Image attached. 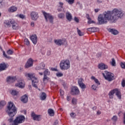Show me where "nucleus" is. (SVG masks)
<instances>
[{
	"instance_id": "1",
	"label": "nucleus",
	"mask_w": 125,
	"mask_h": 125,
	"mask_svg": "<svg viewBox=\"0 0 125 125\" xmlns=\"http://www.w3.org/2000/svg\"><path fill=\"white\" fill-rule=\"evenodd\" d=\"M125 12L121 9L114 8L112 10L104 11L98 17V25L107 24L108 21L111 23H116L119 19L124 18Z\"/></svg>"
},
{
	"instance_id": "2",
	"label": "nucleus",
	"mask_w": 125,
	"mask_h": 125,
	"mask_svg": "<svg viewBox=\"0 0 125 125\" xmlns=\"http://www.w3.org/2000/svg\"><path fill=\"white\" fill-rule=\"evenodd\" d=\"M5 112L10 118L8 120V122L12 123L13 122V117L17 113V108H16V106L13 103L8 102Z\"/></svg>"
},
{
	"instance_id": "3",
	"label": "nucleus",
	"mask_w": 125,
	"mask_h": 125,
	"mask_svg": "<svg viewBox=\"0 0 125 125\" xmlns=\"http://www.w3.org/2000/svg\"><path fill=\"white\" fill-rule=\"evenodd\" d=\"M25 77L29 78L30 80H32V84L33 87H35L38 89V83H39V81L38 79L35 76V74L26 73L24 74Z\"/></svg>"
},
{
	"instance_id": "4",
	"label": "nucleus",
	"mask_w": 125,
	"mask_h": 125,
	"mask_svg": "<svg viewBox=\"0 0 125 125\" xmlns=\"http://www.w3.org/2000/svg\"><path fill=\"white\" fill-rule=\"evenodd\" d=\"M114 94L116 95L118 99L120 100L122 99V94H121V91H120L118 88H115L109 92L108 95L110 99H113L114 98Z\"/></svg>"
},
{
	"instance_id": "5",
	"label": "nucleus",
	"mask_w": 125,
	"mask_h": 125,
	"mask_svg": "<svg viewBox=\"0 0 125 125\" xmlns=\"http://www.w3.org/2000/svg\"><path fill=\"white\" fill-rule=\"evenodd\" d=\"M60 67L61 70H68L70 67L69 60H63L61 62Z\"/></svg>"
},
{
	"instance_id": "6",
	"label": "nucleus",
	"mask_w": 125,
	"mask_h": 125,
	"mask_svg": "<svg viewBox=\"0 0 125 125\" xmlns=\"http://www.w3.org/2000/svg\"><path fill=\"white\" fill-rule=\"evenodd\" d=\"M25 120H26V118L24 115H20L14 120L12 125H19V124H22V123L25 122Z\"/></svg>"
},
{
	"instance_id": "7",
	"label": "nucleus",
	"mask_w": 125,
	"mask_h": 125,
	"mask_svg": "<svg viewBox=\"0 0 125 125\" xmlns=\"http://www.w3.org/2000/svg\"><path fill=\"white\" fill-rule=\"evenodd\" d=\"M104 73H103V75L105 80L108 81V82H111V81L114 80L115 78H114V74H113V73L108 72L107 71H104Z\"/></svg>"
},
{
	"instance_id": "8",
	"label": "nucleus",
	"mask_w": 125,
	"mask_h": 125,
	"mask_svg": "<svg viewBox=\"0 0 125 125\" xmlns=\"http://www.w3.org/2000/svg\"><path fill=\"white\" fill-rule=\"evenodd\" d=\"M43 15H44V17L47 22H48V20L51 23V24H53L54 19L53 16L51 15L50 13H46L45 12H43Z\"/></svg>"
},
{
	"instance_id": "9",
	"label": "nucleus",
	"mask_w": 125,
	"mask_h": 125,
	"mask_svg": "<svg viewBox=\"0 0 125 125\" xmlns=\"http://www.w3.org/2000/svg\"><path fill=\"white\" fill-rule=\"evenodd\" d=\"M55 43L57 44V45L61 46V45H65L66 46L68 44V42L66 39H60L55 40Z\"/></svg>"
},
{
	"instance_id": "10",
	"label": "nucleus",
	"mask_w": 125,
	"mask_h": 125,
	"mask_svg": "<svg viewBox=\"0 0 125 125\" xmlns=\"http://www.w3.org/2000/svg\"><path fill=\"white\" fill-rule=\"evenodd\" d=\"M50 75V72L48 69H46L43 72V82L45 83V81H48L49 80V78L47 77Z\"/></svg>"
},
{
	"instance_id": "11",
	"label": "nucleus",
	"mask_w": 125,
	"mask_h": 125,
	"mask_svg": "<svg viewBox=\"0 0 125 125\" xmlns=\"http://www.w3.org/2000/svg\"><path fill=\"white\" fill-rule=\"evenodd\" d=\"M80 93V90L77 86L72 87L71 88V94L72 95H78Z\"/></svg>"
},
{
	"instance_id": "12",
	"label": "nucleus",
	"mask_w": 125,
	"mask_h": 125,
	"mask_svg": "<svg viewBox=\"0 0 125 125\" xmlns=\"http://www.w3.org/2000/svg\"><path fill=\"white\" fill-rule=\"evenodd\" d=\"M30 16L33 21H37V19H39V14L35 11L32 12L30 14Z\"/></svg>"
},
{
	"instance_id": "13",
	"label": "nucleus",
	"mask_w": 125,
	"mask_h": 125,
	"mask_svg": "<svg viewBox=\"0 0 125 125\" xmlns=\"http://www.w3.org/2000/svg\"><path fill=\"white\" fill-rule=\"evenodd\" d=\"M34 63V61L32 58H30L27 62L25 63V68L26 69H28V68H30L31 67H33V64Z\"/></svg>"
},
{
	"instance_id": "14",
	"label": "nucleus",
	"mask_w": 125,
	"mask_h": 125,
	"mask_svg": "<svg viewBox=\"0 0 125 125\" xmlns=\"http://www.w3.org/2000/svg\"><path fill=\"white\" fill-rule=\"evenodd\" d=\"M31 117L33 118L34 121H37L38 122H40L41 120H42V118L41 117V115H38L35 114V112H32Z\"/></svg>"
},
{
	"instance_id": "15",
	"label": "nucleus",
	"mask_w": 125,
	"mask_h": 125,
	"mask_svg": "<svg viewBox=\"0 0 125 125\" xmlns=\"http://www.w3.org/2000/svg\"><path fill=\"white\" fill-rule=\"evenodd\" d=\"M10 22L13 30H18V29H19V25L15 22L14 20H12Z\"/></svg>"
},
{
	"instance_id": "16",
	"label": "nucleus",
	"mask_w": 125,
	"mask_h": 125,
	"mask_svg": "<svg viewBox=\"0 0 125 125\" xmlns=\"http://www.w3.org/2000/svg\"><path fill=\"white\" fill-rule=\"evenodd\" d=\"M8 64L5 62H2L0 63V72H2V71H4L6 69L8 68Z\"/></svg>"
},
{
	"instance_id": "17",
	"label": "nucleus",
	"mask_w": 125,
	"mask_h": 125,
	"mask_svg": "<svg viewBox=\"0 0 125 125\" xmlns=\"http://www.w3.org/2000/svg\"><path fill=\"white\" fill-rule=\"evenodd\" d=\"M15 81H16V77L8 76L6 78V82L8 83H14Z\"/></svg>"
},
{
	"instance_id": "18",
	"label": "nucleus",
	"mask_w": 125,
	"mask_h": 125,
	"mask_svg": "<svg viewBox=\"0 0 125 125\" xmlns=\"http://www.w3.org/2000/svg\"><path fill=\"white\" fill-rule=\"evenodd\" d=\"M98 68L100 70H106V69H108V65L104 63H101L98 64Z\"/></svg>"
},
{
	"instance_id": "19",
	"label": "nucleus",
	"mask_w": 125,
	"mask_h": 125,
	"mask_svg": "<svg viewBox=\"0 0 125 125\" xmlns=\"http://www.w3.org/2000/svg\"><path fill=\"white\" fill-rule=\"evenodd\" d=\"M30 40L34 44H37L38 42V37L36 35L31 36L30 37Z\"/></svg>"
},
{
	"instance_id": "20",
	"label": "nucleus",
	"mask_w": 125,
	"mask_h": 125,
	"mask_svg": "<svg viewBox=\"0 0 125 125\" xmlns=\"http://www.w3.org/2000/svg\"><path fill=\"white\" fill-rule=\"evenodd\" d=\"M45 67V64H44V63L42 62L40 63V66H36L35 69L37 71L39 70H44Z\"/></svg>"
},
{
	"instance_id": "21",
	"label": "nucleus",
	"mask_w": 125,
	"mask_h": 125,
	"mask_svg": "<svg viewBox=\"0 0 125 125\" xmlns=\"http://www.w3.org/2000/svg\"><path fill=\"white\" fill-rule=\"evenodd\" d=\"M21 101L22 103H27L28 102V95L26 94L21 97Z\"/></svg>"
},
{
	"instance_id": "22",
	"label": "nucleus",
	"mask_w": 125,
	"mask_h": 125,
	"mask_svg": "<svg viewBox=\"0 0 125 125\" xmlns=\"http://www.w3.org/2000/svg\"><path fill=\"white\" fill-rule=\"evenodd\" d=\"M16 86H18L20 88H23L25 86V84L23 81H20L16 84Z\"/></svg>"
},
{
	"instance_id": "23",
	"label": "nucleus",
	"mask_w": 125,
	"mask_h": 125,
	"mask_svg": "<svg viewBox=\"0 0 125 125\" xmlns=\"http://www.w3.org/2000/svg\"><path fill=\"white\" fill-rule=\"evenodd\" d=\"M108 32H109V33H111V34L114 35H118V34H119V31H118V30L114 28H109L108 29Z\"/></svg>"
},
{
	"instance_id": "24",
	"label": "nucleus",
	"mask_w": 125,
	"mask_h": 125,
	"mask_svg": "<svg viewBox=\"0 0 125 125\" xmlns=\"http://www.w3.org/2000/svg\"><path fill=\"white\" fill-rule=\"evenodd\" d=\"M12 21V20L10 19L9 21H6L4 22V26L6 28H9L11 27V23H10V21Z\"/></svg>"
},
{
	"instance_id": "25",
	"label": "nucleus",
	"mask_w": 125,
	"mask_h": 125,
	"mask_svg": "<svg viewBox=\"0 0 125 125\" xmlns=\"http://www.w3.org/2000/svg\"><path fill=\"white\" fill-rule=\"evenodd\" d=\"M66 19L69 21H72V19H73V17L72 16V15L69 12H67L66 13Z\"/></svg>"
},
{
	"instance_id": "26",
	"label": "nucleus",
	"mask_w": 125,
	"mask_h": 125,
	"mask_svg": "<svg viewBox=\"0 0 125 125\" xmlns=\"http://www.w3.org/2000/svg\"><path fill=\"white\" fill-rule=\"evenodd\" d=\"M16 10H17V7L15 6H12L8 9L9 12H15Z\"/></svg>"
},
{
	"instance_id": "27",
	"label": "nucleus",
	"mask_w": 125,
	"mask_h": 125,
	"mask_svg": "<svg viewBox=\"0 0 125 125\" xmlns=\"http://www.w3.org/2000/svg\"><path fill=\"white\" fill-rule=\"evenodd\" d=\"M48 113L50 117H53L54 116V110L51 108L48 110Z\"/></svg>"
},
{
	"instance_id": "28",
	"label": "nucleus",
	"mask_w": 125,
	"mask_h": 125,
	"mask_svg": "<svg viewBox=\"0 0 125 125\" xmlns=\"http://www.w3.org/2000/svg\"><path fill=\"white\" fill-rule=\"evenodd\" d=\"M91 80H93L95 82V83L98 84V85H100V82H99V81H98V79H96L95 77L92 76L91 78Z\"/></svg>"
},
{
	"instance_id": "29",
	"label": "nucleus",
	"mask_w": 125,
	"mask_h": 125,
	"mask_svg": "<svg viewBox=\"0 0 125 125\" xmlns=\"http://www.w3.org/2000/svg\"><path fill=\"white\" fill-rule=\"evenodd\" d=\"M41 100H44L46 99V94L44 92H42L40 96Z\"/></svg>"
},
{
	"instance_id": "30",
	"label": "nucleus",
	"mask_w": 125,
	"mask_h": 125,
	"mask_svg": "<svg viewBox=\"0 0 125 125\" xmlns=\"http://www.w3.org/2000/svg\"><path fill=\"white\" fill-rule=\"evenodd\" d=\"M6 104V102L5 101H1L0 102V109H2L4 106Z\"/></svg>"
},
{
	"instance_id": "31",
	"label": "nucleus",
	"mask_w": 125,
	"mask_h": 125,
	"mask_svg": "<svg viewBox=\"0 0 125 125\" xmlns=\"http://www.w3.org/2000/svg\"><path fill=\"white\" fill-rule=\"evenodd\" d=\"M19 93V92L16 90H12L11 92V94H12V95H13L14 96L18 95Z\"/></svg>"
},
{
	"instance_id": "32",
	"label": "nucleus",
	"mask_w": 125,
	"mask_h": 125,
	"mask_svg": "<svg viewBox=\"0 0 125 125\" xmlns=\"http://www.w3.org/2000/svg\"><path fill=\"white\" fill-rule=\"evenodd\" d=\"M79 86L82 89L83 91H84V89L86 88V85H85V84L83 83L79 84Z\"/></svg>"
},
{
	"instance_id": "33",
	"label": "nucleus",
	"mask_w": 125,
	"mask_h": 125,
	"mask_svg": "<svg viewBox=\"0 0 125 125\" xmlns=\"http://www.w3.org/2000/svg\"><path fill=\"white\" fill-rule=\"evenodd\" d=\"M77 33L79 36H80V37H82L84 35V33L81 31V30L79 29V28L77 27Z\"/></svg>"
},
{
	"instance_id": "34",
	"label": "nucleus",
	"mask_w": 125,
	"mask_h": 125,
	"mask_svg": "<svg viewBox=\"0 0 125 125\" xmlns=\"http://www.w3.org/2000/svg\"><path fill=\"white\" fill-rule=\"evenodd\" d=\"M110 63L113 67H116V61L115 60V59H112V61L110 62Z\"/></svg>"
},
{
	"instance_id": "35",
	"label": "nucleus",
	"mask_w": 125,
	"mask_h": 125,
	"mask_svg": "<svg viewBox=\"0 0 125 125\" xmlns=\"http://www.w3.org/2000/svg\"><path fill=\"white\" fill-rule=\"evenodd\" d=\"M83 78L79 79L78 80V83L79 85L80 84H82V83H83Z\"/></svg>"
},
{
	"instance_id": "36",
	"label": "nucleus",
	"mask_w": 125,
	"mask_h": 125,
	"mask_svg": "<svg viewBox=\"0 0 125 125\" xmlns=\"http://www.w3.org/2000/svg\"><path fill=\"white\" fill-rule=\"evenodd\" d=\"M3 55L4 57H5V58H7V59H11V57L8 56L7 55L5 54V52H4V51H3Z\"/></svg>"
},
{
	"instance_id": "37",
	"label": "nucleus",
	"mask_w": 125,
	"mask_h": 125,
	"mask_svg": "<svg viewBox=\"0 0 125 125\" xmlns=\"http://www.w3.org/2000/svg\"><path fill=\"white\" fill-rule=\"evenodd\" d=\"M112 121L113 122H117L118 121V117L117 116L114 115L113 117L111 118Z\"/></svg>"
},
{
	"instance_id": "38",
	"label": "nucleus",
	"mask_w": 125,
	"mask_h": 125,
	"mask_svg": "<svg viewBox=\"0 0 125 125\" xmlns=\"http://www.w3.org/2000/svg\"><path fill=\"white\" fill-rule=\"evenodd\" d=\"M72 103L74 105H77V99H76L75 98H73L72 100Z\"/></svg>"
},
{
	"instance_id": "39",
	"label": "nucleus",
	"mask_w": 125,
	"mask_h": 125,
	"mask_svg": "<svg viewBox=\"0 0 125 125\" xmlns=\"http://www.w3.org/2000/svg\"><path fill=\"white\" fill-rule=\"evenodd\" d=\"M69 4H73L75 2V0H65Z\"/></svg>"
},
{
	"instance_id": "40",
	"label": "nucleus",
	"mask_w": 125,
	"mask_h": 125,
	"mask_svg": "<svg viewBox=\"0 0 125 125\" xmlns=\"http://www.w3.org/2000/svg\"><path fill=\"white\" fill-rule=\"evenodd\" d=\"M58 17L60 18L61 19H63L64 18V14L63 13H60L58 15Z\"/></svg>"
},
{
	"instance_id": "41",
	"label": "nucleus",
	"mask_w": 125,
	"mask_h": 125,
	"mask_svg": "<svg viewBox=\"0 0 125 125\" xmlns=\"http://www.w3.org/2000/svg\"><path fill=\"white\" fill-rule=\"evenodd\" d=\"M7 53L9 55H12V54H13V51L11 50V49H9L7 51Z\"/></svg>"
},
{
	"instance_id": "42",
	"label": "nucleus",
	"mask_w": 125,
	"mask_h": 125,
	"mask_svg": "<svg viewBox=\"0 0 125 125\" xmlns=\"http://www.w3.org/2000/svg\"><path fill=\"white\" fill-rule=\"evenodd\" d=\"M24 43L25 44H26V45H29V44H30V41H29V40H28V39H25Z\"/></svg>"
},
{
	"instance_id": "43",
	"label": "nucleus",
	"mask_w": 125,
	"mask_h": 125,
	"mask_svg": "<svg viewBox=\"0 0 125 125\" xmlns=\"http://www.w3.org/2000/svg\"><path fill=\"white\" fill-rule=\"evenodd\" d=\"M92 28V32L94 33L97 31L98 29V28L97 27H91Z\"/></svg>"
},
{
	"instance_id": "44",
	"label": "nucleus",
	"mask_w": 125,
	"mask_h": 125,
	"mask_svg": "<svg viewBox=\"0 0 125 125\" xmlns=\"http://www.w3.org/2000/svg\"><path fill=\"white\" fill-rule=\"evenodd\" d=\"M122 86L123 87H125V79H123L122 82L121 83Z\"/></svg>"
},
{
	"instance_id": "45",
	"label": "nucleus",
	"mask_w": 125,
	"mask_h": 125,
	"mask_svg": "<svg viewBox=\"0 0 125 125\" xmlns=\"http://www.w3.org/2000/svg\"><path fill=\"white\" fill-rule=\"evenodd\" d=\"M121 66L122 69H125V62H121Z\"/></svg>"
},
{
	"instance_id": "46",
	"label": "nucleus",
	"mask_w": 125,
	"mask_h": 125,
	"mask_svg": "<svg viewBox=\"0 0 125 125\" xmlns=\"http://www.w3.org/2000/svg\"><path fill=\"white\" fill-rule=\"evenodd\" d=\"M74 21H75L76 23H79L80 22V20L77 18V17H74Z\"/></svg>"
},
{
	"instance_id": "47",
	"label": "nucleus",
	"mask_w": 125,
	"mask_h": 125,
	"mask_svg": "<svg viewBox=\"0 0 125 125\" xmlns=\"http://www.w3.org/2000/svg\"><path fill=\"white\" fill-rule=\"evenodd\" d=\"M86 17L87 19H88V20H89V21H91V18H90V17H89V15H88V14H87L86 15Z\"/></svg>"
},
{
	"instance_id": "48",
	"label": "nucleus",
	"mask_w": 125,
	"mask_h": 125,
	"mask_svg": "<svg viewBox=\"0 0 125 125\" xmlns=\"http://www.w3.org/2000/svg\"><path fill=\"white\" fill-rule=\"evenodd\" d=\"M70 116L72 117V118H75L76 117V113L73 112L71 113Z\"/></svg>"
},
{
	"instance_id": "49",
	"label": "nucleus",
	"mask_w": 125,
	"mask_h": 125,
	"mask_svg": "<svg viewBox=\"0 0 125 125\" xmlns=\"http://www.w3.org/2000/svg\"><path fill=\"white\" fill-rule=\"evenodd\" d=\"M19 17L20 18H21V19H24V18H25V16L23 14H20Z\"/></svg>"
},
{
	"instance_id": "50",
	"label": "nucleus",
	"mask_w": 125,
	"mask_h": 125,
	"mask_svg": "<svg viewBox=\"0 0 125 125\" xmlns=\"http://www.w3.org/2000/svg\"><path fill=\"white\" fill-rule=\"evenodd\" d=\"M56 76L58 77H62L63 74L61 73H58L56 74Z\"/></svg>"
},
{
	"instance_id": "51",
	"label": "nucleus",
	"mask_w": 125,
	"mask_h": 125,
	"mask_svg": "<svg viewBox=\"0 0 125 125\" xmlns=\"http://www.w3.org/2000/svg\"><path fill=\"white\" fill-rule=\"evenodd\" d=\"M97 88V87L96 86H95V85H92V89L93 90H96V88Z\"/></svg>"
},
{
	"instance_id": "52",
	"label": "nucleus",
	"mask_w": 125,
	"mask_h": 125,
	"mask_svg": "<svg viewBox=\"0 0 125 125\" xmlns=\"http://www.w3.org/2000/svg\"><path fill=\"white\" fill-rule=\"evenodd\" d=\"M93 23L94 24H95V21H88V24H91Z\"/></svg>"
},
{
	"instance_id": "53",
	"label": "nucleus",
	"mask_w": 125,
	"mask_h": 125,
	"mask_svg": "<svg viewBox=\"0 0 125 125\" xmlns=\"http://www.w3.org/2000/svg\"><path fill=\"white\" fill-rule=\"evenodd\" d=\"M101 55H102V54L101 53H99L97 54V57L100 58V57H101Z\"/></svg>"
},
{
	"instance_id": "54",
	"label": "nucleus",
	"mask_w": 125,
	"mask_h": 125,
	"mask_svg": "<svg viewBox=\"0 0 125 125\" xmlns=\"http://www.w3.org/2000/svg\"><path fill=\"white\" fill-rule=\"evenodd\" d=\"M59 4H60L59 7H61L62 8L63 7V3L62 2H59Z\"/></svg>"
},
{
	"instance_id": "55",
	"label": "nucleus",
	"mask_w": 125,
	"mask_h": 125,
	"mask_svg": "<svg viewBox=\"0 0 125 125\" xmlns=\"http://www.w3.org/2000/svg\"><path fill=\"white\" fill-rule=\"evenodd\" d=\"M102 2H103V1H102V0H97V3H98V4H99L100 3H102Z\"/></svg>"
},
{
	"instance_id": "56",
	"label": "nucleus",
	"mask_w": 125,
	"mask_h": 125,
	"mask_svg": "<svg viewBox=\"0 0 125 125\" xmlns=\"http://www.w3.org/2000/svg\"><path fill=\"white\" fill-rule=\"evenodd\" d=\"M87 31H88L89 32H92V29L91 28V27L88 28L87 29Z\"/></svg>"
},
{
	"instance_id": "57",
	"label": "nucleus",
	"mask_w": 125,
	"mask_h": 125,
	"mask_svg": "<svg viewBox=\"0 0 125 125\" xmlns=\"http://www.w3.org/2000/svg\"><path fill=\"white\" fill-rule=\"evenodd\" d=\"M51 70L52 71H57V69L55 68H51Z\"/></svg>"
},
{
	"instance_id": "58",
	"label": "nucleus",
	"mask_w": 125,
	"mask_h": 125,
	"mask_svg": "<svg viewBox=\"0 0 125 125\" xmlns=\"http://www.w3.org/2000/svg\"><path fill=\"white\" fill-rule=\"evenodd\" d=\"M60 93L61 95H63V94H64V92L63 91V90H60Z\"/></svg>"
},
{
	"instance_id": "59",
	"label": "nucleus",
	"mask_w": 125,
	"mask_h": 125,
	"mask_svg": "<svg viewBox=\"0 0 125 125\" xmlns=\"http://www.w3.org/2000/svg\"><path fill=\"white\" fill-rule=\"evenodd\" d=\"M31 26H32V27H34V26H35V23L34 22H31Z\"/></svg>"
},
{
	"instance_id": "60",
	"label": "nucleus",
	"mask_w": 125,
	"mask_h": 125,
	"mask_svg": "<svg viewBox=\"0 0 125 125\" xmlns=\"http://www.w3.org/2000/svg\"><path fill=\"white\" fill-rule=\"evenodd\" d=\"M58 125V121L56 120L54 124V125Z\"/></svg>"
},
{
	"instance_id": "61",
	"label": "nucleus",
	"mask_w": 125,
	"mask_h": 125,
	"mask_svg": "<svg viewBox=\"0 0 125 125\" xmlns=\"http://www.w3.org/2000/svg\"><path fill=\"white\" fill-rule=\"evenodd\" d=\"M99 10H100V9H95V12L97 13L98 11H99Z\"/></svg>"
},
{
	"instance_id": "62",
	"label": "nucleus",
	"mask_w": 125,
	"mask_h": 125,
	"mask_svg": "<svg viewBox=\"0 0 125 125\" xmlns=\"http://www.w3.org/2000/svg\"><path fill=\"white\" fill-rule=\"evenodd\" d=\"M63 86L64 88H65V89L67 88V85L66 84H63Z\"/></svg>"
},
{
	"instance_id": "63",
	"label": "nucleus",
	"mask_w": 125,
	"mask_h": 125,
	"mask_svg": "<svg viewBox=\"0 0 125 125\" xmlns=\"http://www.w3.org/2000/svg\"><path fill=\"white\" fill-rule=\"evenodd\" d=\"M97 114L98 115H100L101 114V111H98L97 112Z\"/></svg>"
},
{
	"instance_id": "64",
	"label": "nucleus",
	"mask_w": 125,
	"mask_h": 125,
	"mask_svg": "<svg viewBox=\"0 0 125 125\" xmlns=\"http://www.w3.org/2000/svg\"><path fill=\"white\" fill-rule=\"evenodd\" d=\"M92 110H96L97 109V107L96 106H93L92 108Z\"/></svg>"
}]
</instances>
